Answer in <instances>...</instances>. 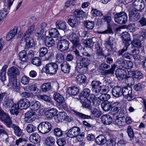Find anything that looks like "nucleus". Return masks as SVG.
Instances as JSON below:
<instances>
[{"mask_svg": "<svg viewBox=\"0 0 146 146\" xmlns=\"http://www.w3.org/2000/svg\"><path fill=\"white\" fill-rule=\"evenodd\" d=\"M17 27H16L11 30L7 35V40L9 41L12 39L17 34Z\"/></svg>", "mask_w": 146, "mask_h": 146, "instance_id": "35", "label": "nucleus"}, {"mask_svg": "<svg viewBox=\"0 0 146 146\" xmlns=\"http://www.w3.org/2000/svg\"><path fill=\"white\" fill-rule=\"evenodd\" d=\"M36 114L34 111L31 110L28 111L25 114V120H28L29 121L32 122L36 119Z\"/></svg>", "mask_w": 146, "mask_h": 146, "instance_id": "23", "label": "nucleus"}, {"mask_svg": "<svg viewBox=\"0 0 146 146\" xmlns=\"http://www.w3.org/2000/svg\"><path fill=\"white\" fill-rule=\"evenodd\" d=\"M36 127L32 124H29L27 126L26 130L28 133H31L35 131Z\"/></svg>", "mask_w": 146, "mask_h": 146, "instance_id": "62", "label": "nucleus"}, {"mask_svg": "<svg viewBox=\"0 0 146 146\" xmlns=\"http://www.w3.org/2000/svg\"><path fill=\"white\" fill-rule=\"evenodd\" d=\"M61 70L63 72L66 73L70 72V66L66 61L64 62L61 65Z\"/></svg>", "mask_w": 146, "mask_h": 146, "instance_id": "37", "label": "nucleus"}, {"mask_svg": "<svg viewBox=\"0 0 146 146\" xmlns=\"http://www.w3.org/2000/svg\"><path fill=\"white\" fill-rule=\"evenodd\" d=\"M132 76L135 78L140 79L143 77V74L141 72L137 70H135L131 71Z\"/></svg>", "mask_w": 146, "mask_h": 146, "instance_id": "42", "label": "nucleus"}, {"mask_svg": "<svg viewBox=\"0 0 146 146\" xmlns=\"http://www.w3.org/2000/svg\"><path fill=\"white\" fill-rule=\"evenodd\" d=\"M115 22L121 25L125 24L127 21L128 17L127 14L124 12L117 13L114 15Z\"/></svg>", "mask_w": 146, "mask_h": 146, "instance_id": "4", "label": "nucleus"}, {"mask_svg": "<svg viewBox=\"0 0 146 146\" xmlns=\"http://www.w3.org/2000/svg\"><path fill=\"white\" fill-rule=\"evenodd\" d=\"M111 110L110 113L114 116L117 114L121 108V105L118 102H111Z\"/></svg>", "mask_w": 146, "mask_h": 146, "instance_id": "9", "label": "nucleus"}, {"mask_svg": "<svg viewBox=\"0 0 146 146\" xmlns=\"http://www.w3.org/2000/svg\"><path fill=\"white\" fill-rule=\"evenodd\" d=\"M40 102L36 100H34L31 103V109L34 110H37L40 108Z\"/></svg>", "mask_w": 146, "mask_h": 146, "instance_id": "48", "label": "nucleus"}, {"mask_svg": "<svg viewBox=\"0 0 146 146\" xmlns=\"http://www.w3.org/2000/svg\"><path fill=\"white\" fill-rule=\"evenodd\" d=\"M55 41L52 38L49 36H46V43L48 47V49H50V47H52L54 44Z\"/></svg>", "mask_w": 146, "mask_h": 146, "instance_id": "49", "label": "nucleus"}, {"mask_svg": "<svg viewBox=\"0 0 146 146\" xmlns=\"http://www.w3.org/2000/svg\"><path fill=\"white\" fill-rule=\"evenodd\" d=\"M55 121L57 123H59L62 121V120H68V122H70L72 120V118H70L69 116H66V114L65 112H62L60 114H58L54 117Z\"/></svg>", "mask_w": 146, "mask_h": 146, "instance_id": "14", "label": "nucleus"}, {"mask_svg": "<svg viewBox=\"0 0 146 146\" xmlns=\"http://www.w3.org/2000/svg\"><path fill=\"white\" fill-rule=\"evenodd\" d=\"M8 75L11 79L17 78V75H19L20 72L18 69L16 67L13 66L10 68L7 72Z\"/></svg>", "mask_w": 146, "mask_h": 146, "instance_id": "18", "label": "nucleus"}, {"mask_svg": "<svg viewBox=\"0 0 146 146\" xmlns=\"http://www.w3.org/2000/svg\"><path fill=\"white\" fill-rule=\"evenodd\" d=\"M46 54H47V57H46V60H50L52 61V59H53L54 57V54L53 53L52 48L50 47V49H49V50L47 49L46 51Z\"/></svg>", "mask_w": 146, "mask_h": 146, "instance_id": "54", "label": "nucleus"}, {"mask_svg": "<svg viewBox=\"0 0 146 146\" xmlns=\"http://www.w3.org/2000/svg\"><path fill=\"white\" fill-rule=\"evenodd\" d=\"M139 38H134L132 41H131L132 44L136 47L139 48L141 46V40Z\"/></svg>", "mask_w": 146, "mask_h": 146, "instance_id": "56", "label": "nucleus"}, {"mask_svg": "<svg viewBox=\"0 0 146 146\" xmlns=\"http://www.w3.org/2000/svg\"><path fill=\"white\" fill-rule=\"evenodd\" d=\"M9 127L12 128L14 129V133L17 137H20L23 135V130L15 124L13 123Z\"/></svg>", "mask_w": 146, "mask_h": 146, "instance_id": "28", "label": "nucleus"}, {"mask_svg": "<svg viewBox=\"0 0 146 146\" xmlns=\"http://www.w3.org/2000/svg\"><path fill=\"white\" fill-rule=\"evenodd\" d=\"M79 90L78 87L74 86L69 88L67 92L70 95L75 96L78 94Z\"/></svg>", "mask_w": 146, "mask_h": 146, "instance_id": "33", "label": "nucleus"}, {"mask_svg": "<svg viewBox=\"0 0 146 146\" xmlns=\"http://www.w3.org/2000/svg\"><path fill=\"white\" fill-rule=\"evenodd\" d=\"M106 45L110 46L111 49L115 47L116 42L115 39L113 37H110L109 39L105 43Z\"/></svg>", "mask_w": 146, "mask_h": 146, "instance_id": "41", "label": "nucleus"}, {"mask_svg": "<svg viewBox=\"0 0 146 146\" xmlns=\"http://www.w3.org/2000/svg\"><path fill=\"white\" fill-rule=\"evenodd\" d=\"M19 109L18 104L17 103L15 104H13L12 106L10 111V112L12 114L17 115L19 113Z\"/></svg>", "mask_w": 146, "mask_h": 146, "instance_id": "44", "label": "nucleus"}, {"mask_svg": "<svg viewBox=\"0 0 146 146\" xmlns=\"http://www.w3.org/2000/svg\"><path fill=\"white\" fill-rule=\"evenodd\" d=\"M87 98L85 99L84 102L82 101V106L88 109H90L91 108V102L90 100Z\"/></svg>", "mask_w": 146, "mask_h": 146, "instance_id": "61", "label": "nucleus"}, {"mask_svg": "<svg viewBox=\"0 0 146 146\" xmlns=\"http://www.w3.org/2000/svg\"><path fill=\"white\" fill-rule=\"evenodd\" d=\"M115 74L118 80H122L125 79L127 76L126 71L124 69L119 68L115 71Z\"/></svg>", "mask_w": 146, "mask_h": 146, "instance_id": "17", "label": "nucleus"}, {"mask_svg": "<svg viewBox=\"0 0 146 146\" xmlns=\"http://www.w3.org/2000/svg\"><path fill=\"white\" fill-rule=\"evenodd\" d=\"M48 35L52 38H56L58 37L59 32L56 28H52L48 30Z\"/></svg>", "mask_w": 146, "mask_h": 146, "instance_id": "43", "label": "nucleus"}, {"mask_svg": "<svg viewBox=\"0 0 146 146\" xmlns=\"http://www.w3.org/2000/svg\"><path fill=\"white\" fill-rule=\"evenodd\" d=\"M80 129L78 127H74L70 129L67 132L68 136L71 138H74L80 133Z\"/></svg>", "mask_w": 146, "mask_h": 146, "instance_id": "16", "label": "nucleus"}, {"mask_svg": "<svg viewBox=\"0 0 146 146\" xmlns=\"http://www.w3.org/2000/svg\"><path fill=\"white\" fill-rule=\"evenodd\" d=\"M102 18L101 19V21L100 22V24H101L102 23V22H106L108 24H111L110 23L111 21V17L109 15H105L103 16Z\"/></svg>", "mask_w": 146, "mask_h": 146, "instance_id": "52", "label": "nucleus"}, {"mask_svg": "<svg viewBox=\"0 0 146 146\" xmlns=\"http://www.w3.org/2000/svg\"><path fill=\"white\" fill-rule=\"evenodd\" d=\"M90 91L89 89H84L80 95V99L81 100H84V98H88V97L90 96Z\"/></svg>", "mask_w": 146, "mask_h": 146, "instance_id": "38", "label": "nucleus"}, {"mask_svg": "<svg viewBox=\"0 0 146 146\" xmlns=\"http://www.w3.org/2000/svg\"><path fill=\"white\" fill-rule=\"evenodd\" d=\"M112 93L115 97H119L122 95V89L118 86L114 87L112 89Z\"/></svg>", "mask_w": 146, "mask_h": 146, "instance_id": "27", "label": "nucleus"}, {"mask_svg": "<svg viewBox=\"0 0 146 146\" xmlns=\"http://www.w3.org/2000/svg\"><path fill=\"white\" fill-rule=\"evenodd\" d=\"M56 25L57 28L64 31L65 33L68 31L66 26V23L64 21L58 20L56 22Z\"/></svg>", "mask_w": 146, "mask_h": 146, "instance_id": "26", "label": "nucleus"}, {"mask_svg": "<svg viewBox=\"0 0 146 146\" xmlns=\"http://www.w3.org/2000/svg\"><path fill=\"white\" fill-rule=\"evenodd\" d=\"M74 17L78 20H82L86 16L85 12L80 10H76L74 12Z\"/></svg>", "mask_w": 146, "mask_h": 146, "instance_id": "24", "label": "nucleus"}, {"mask_svg": "<svg viewBox=\"0 0 146 146\" xmlns=\"http://www.w3.org/2000/svg\"><path fill=\"white\" fill-rule=\"evenodd\" d=\"M68 39L73 43V46L75 47L77 46L79 44L80 40L79 37L76 34L74 33H72L70 34Z\"/></svg>", "mask_w": 146, "mask_h": 146, "instance_id": "20", "label": "nucleus"}, {"mask_svg": "<svg viewBox=\"0 0 146 146\" xmlns=\"http://www.w3.org/2000/svg\"><path fill=\"white\" fill-rule=\"evenodd\" d=\"M45 124L46 122H42L39 125L38 127L39 132L42 135L46 134Z\"/></svg>", "mask_w": 146, "mask_h": 146, "instance_id": "50", "label": "nucleus"}, {"mask_svg": "<svg viewBox=\"0 0 146 146\" xmlns=\"http://www.w3.org/2000/svg\"><path fill=\"white\" fill-rule=\"evenodd\" d=\"M110 98V95L107 94H102L99 97L98 99L101 101H108L107 100Z\"/></svg>", "mask_w": 146, "mask_h": 146, "instance_id": "59", "label": "nucleus"}, {"mask_svg": "<svg viewBox=\"0 0 146 146\" xmlns=\"http://www.w3.org/2000/svg\"><path fill=\"white\" fill-rule=\"evenodd\" d=\"M13 89L16 91H18L19 88V83L17 82V78L11 79Z\"/></svg>", "mask_w": 146, "mask_h": 146, "instance_id": "57", "label": "nucleus"}, {"mask_svg": "<svg viewBox=\"0 0 146 146\" xmlns=\"http://www.w3.org/2000/svg\"><path fill=\"white\" fill-rule=\"evenodd\" d=\"M117 65L120 68H123L127 69L131 68L133 66L132 62L130 60H124L122 58H118L116 61Z\"/></svg>", "mask_w": 146, "mask_h": 146, "instance_id": "6", "label": "nucleus"}, {"mask_svg": "<svg viewBox=\"0 0 146 146\" xmlns=\"http://www.w3.org/2000/svg\"><path fill=\"white\" fill-rule=\"evenodd\" d=\"M73 111L77 117L80 118L84 119H90L91 118L92 116V117L99 118L101 116L102 114V112L101 111L94 108H91L90 109V115L84 114L74 110H73Z\"/></svg>", "mask_w": 146, "mask_h": 146, "instance_id": "2", "label": "nucleus"}, {"mask_svg": "<svg viewBox=\"0 0 146 146\" xmlns=\"http://www.w3.org/2000/svg\"><path fill=\"white\" fill-rule=\"evenodd\" d=\"M124 47L122 49H120L117 52V56H119L122 54L127 50L128 48L131 44V41L129 34L127 32H124L121 35Z\"/></svg>", "mask_w": 146, "mask_h": 146, "instance_id": "3", "label": "nucleus"}, {"mask_svg": "<svg viewBox=\"0 0 146 146\" xmlns=\"http://www.w3.org/2000/svg\"><path fill=\"white\" fill-rule=\"evenodd\" d=\"M92 15L94 17H100L103 16V14L99 10L96 9L92 7V10L91 11Z\"/></svg>", "mask_w": 146, "mask_h": 146, "instance_id": "47", "label": "nucleus"}, {"mask_svg": "<svg viewBox=\"0 0 146 146\" xmlns=\"http://www.w3.org/2000/svg\"><path fill=\"white\" fill-rule=\"evenodd\" d=\"M0 120L3 122L9 127L13 124L11 118L9 114L5 112L0 118Z\"/></svg>", "mask_w": 146, "mask_h": 146, "instance_id": "12", "label": "nucleus"}, {"mask_svg": "<svg viewBox=\"0 0 146 146\" xmlns=\"http://www.w3.org/2000/svg\"><path fill=\"white\" fill-rule=\"evenodd\" d=\"M58 69V65L52 62L46 64V72L50 74H56Z\"/></svg>", "mask_w": 146, "mask_h": 146, "instance_id": "10", "label": "nucleus"}, {"mask_svg": "<svg viewBox=\"0 0 146 146\" xmlns=\"http://www.w3.org/2000/svg\"><path fill=\"white\" fill-rule=\"evenodd\" d=\"M140 17L139 13L135 11H131L129 12V19L131 21H136L138 20Z\"/></svg>", "mask_w": 146, "mask_h": 146, "instance_id": "22", "label": "nucleus"}, {"mask_svg": "<svg viewBox=\"0 0 146 146\" xmlns=\"http://www.w3.org/2000/svg\"><path fill=\"white\" fill-rule=\"evenodd\" d=\"M29 139L30 142L34 143H37L40 140V136L37 133H34L30 136Z\"/></svg>", "mask_w": 146, "mask_h": 146, "instance_id": "30", "label": "nucleus"}, {"mask_svg": "<svg viewBox=\"0 0 146 146\" xmlns=\"http://www.w3.org/2000/svg\"><path fill=\"white\" fill-rule=\"evenodd\" d=\"M19 59L23 62H25L27 59V53L26 51L23 50L20 52L19 54Z\"/></svg>", "mask_w": 146, "mask_h": 146, "instance_id": "53", "label": "nucleus"}, {"mask_svg": "<svg viewBox=\"0 0 146 146\" xmlns=\"http://www.w3.org/2000/svg\"><path fill=\"white\" fill-rule=\"evenodd\" d=\"M23 38L24 39V41L26 42V46L27 48H31L35 46V42L32 38L29 36L27 37V38H25L23 36L22 38L21 41L23 40Z\"/></svg>", "mask_w": 146, "mask_h": 146, "instance_id": "25", "label": "nucleus"}, {"mask_svg": "<svg viewBox=\"0 0 146 146\" xmlns=\"http://www.w3.org/2000/svg\"><path fill=\"white\" fill-rule=\"evenodd\" d=\"M69 42L65 39L60 40L58 43L57 48L61 52H64L67 50L69 48Z\"/></svg>", "mask_w": 146, "mask_h": 146, "instance_id": "11", "label": "nucleus"}, {"mask_svg": "<svg viewBox=\"0 0 146 146\" xmlns=\"http://www.w3.org/2000/svg\"><path fill=\"white\" fill-rule=\"evenodd\" d=\"M96 142L98 145H103L106 141V139L105 137L102 135L98 136L95 139Z\"/></svg>", "mask_w": 146, "mask_h": 146, "instance_id": "36", "label": "nucleus"}, {"mask_svg": "<svg viewBox=\"0 0 146 146\" xmlns=\"http://www.w3.org/2000/svg\"><path fill=\"white\" fill-rule=\"evenodd\" d=\"M133 7L137 11H140L145 7V3L143 0H133Z\"/></svg>", "mask_w": 146, "mask_h": 146, "instance_id": "13", "label": "nucleus"}, {"mask_svg": "<svg viewBox=\"0 0 146 146\" xmlns=\"http://www.w3.org/2000/svg\"><path fill=\"white\" fill-rule=\"evenodd\" d=\"M95 49L96 51V54L97 58L98 59H103L106 56L102 51L100 44L98 42H96L95 44Z\"/></svg>", "mask_w": 146, "mask_h": 146, "instance_id": "19", "label": "nucleus"}, {"mask_svg": "<svg viewBox=\"0 0 146 146\" xmlns=\"http://www.w3.org/2000/svg\"><path fill=\"white\" fill-rule=\"evenodd\" d=\"M35 27V25H32L30 26L28 29L26 31L24 35V37L27 38V37H29L32 35V33L34 30Z\"/></svg>", "mask_w": 146, "mask_h": 146, "instance_id": "51", "label": "nucleus"}, {"mask_svg": "<svg viewBox=\"0 0 146 146\" xmlns=\"http://www.w3.org/2000/svg\"><path fill=\"white\" fill-rule=\"evenodd\" d=\"M125 117H122L117 118L115 119V121L116 123L120 125H125Z\"/></svg>", "mask_w": 146, "mask_h": 146, "instance_id": "58", "label": "nucleus"}, {"mask_svg": "<svg viewBox=\"0 0 146 146\" xmlns=\"http://www.w3.org/2000/svg\"><path fill=\"white\" fill-rule=\"evenodd\" d=\"M41 29L40 33H36L35 35L38 38L37 39H41L43 40L45 44L46 43V31H44V29L46 27V23H42L41 25Z\"/></svg>", "mask_w": 146, "mask_h": 146, "instance_id": "15", "label": "nucleus"}, {"mask_svg": "<svg viewBox=\"0 0 146 146\" xmlns=\"http://www.w3.org/2000/svg\"><path fill=\"white\" fill-rule=\"evenodd\" d=\"M88 99L91 102L93 103V105L95 106H98L100 104L101 102L98 99V97L96 96L95 95L93 94H91L88 97Z\"/></svg>", "mask_w": 146, "mask_h": 146, "instance_id": "32", "label": "nucleus"}, {"mask_svg": "<svg viewBox=\"0 0 146 146\" xmlns=\"http://www.w3.org/2000/svg\"><path fill=\"white\" fill-rule=\"evenodd\" d=\"M76 56V70L79 72H82V70L83 68H86L90 64V59L94 58V56L92 53H88L87 56L89 57L88 59L87 58L81 56L79 52L76 49L74 51Z\"/></svg>", "mask_w": 146, "mask_h": 146, "instance_id": "1", "label": "nucleus"}, {"mask_svg": "<svg viewBox=\"0 0 146 146\" xmlns=\"http://www.w3.org/2000/svg\"><path fill=\"white\" fill-rule=\"evenodd\" d=\"M67 22L71 27L74 28H77L80 23L79 21L73 16H71Z\"/></svg>", "mask_w": 146, "mask_h": 146, "instance_id": "21", "label": "nucleus"}, {"mask_svg": "<svg viewBox=\"0 0 146 146\" xmlns=\"http://www.w3.org/2000/svg\"><path fill=\"white\" fill-rule=\"evenodd\" d=\"M100 69L102 71H105L104 73L105 75L109 74H113L114 73L115 68V66L113 64L111 66V68L109 70L106 69L110 68V66L105 63L101 64L100 66Z\"/></svg>", "mask_w": 146, "mask_h": 146, "instance_id": "8", "label": "nucleus"}, {"mask_svg": "<svg viewBox=\"0 0 146 146\" xmlns=\"http://www.w3.org/2000/svg\"><path fill=\"white\" fill-rule=\"evenodd\" d=\"M8 12L6 8H4L0 11V19L2 20L5 18L7 16Z\"/></svg>", "mask_w": 146, "mask_h": 146, "instance_id": "63", "label": "nucleus"}, {"mask_svg": "<svg viewBox=\"0 0 146 146\" xmlns=\"http://www.w3.org/2000/svg\"><path fill=\"white\" fill-rule=\"evenodd\" d=\"M102 122L104 124H110L112 121V118L109 114L103 115L101 117Z\"/></svg>", "mask_w": 146, "mask_h": 146, "instance_id": "29", "label": "nucleus"}, {"mask_svg": "<svg viewBox=\"0 0 146 146\" xmlns=\"http://www.w3.org/2000/svg\"><path fill=\"white\" fill-rule=\"evenodd\" d=\"M101 107L105 111H108L111 107V102L108 101L102 102L101 104Z\"/></svg>", "mask_w": 146, "mask_h": 146, "instance_id": "45", "label": "nucleus"}, {"mask_svg": "<svg viewBox=\"0 0 146 146\" xmlns=\"http://www.w3.org/2000/svg\"><path fill=\"white\" fill-rule=\"evenodd\" d=\"M53 96L54 99L58 103H62L64 102L63 96L57 92L55 93Z\"/></svg>", "mask_w": 146, "mask_h": 146, "instance_id": "40", "label": "nucleus"}, {"mask_svg": "<svg viewBox=\"0 0 146 146\" xmlns=\"http://www.w3.org/2000/svg\"><path fill=\"white\" fill-rule=\"evenodd\" d=\"M102 85V83L98 80H94L90 84L91 90L96 96L98 95V93L101 92Z\"/></svg>", "mask_w": 146, "mask_h": 146, "instance_id": "7", "label": "nucleus"}, {"mask_svg": "<svg viewBox=\"0 0 146 146\" xmlns=\"http://www.w3.org/2000/svg\"><path fill=\"white\" fill-rule=\"evenodd\" d=\"M112 24H109L107 25V29L105 30L100 32V33L102 34H113V31L112 29Z\"/></svg>", "mask_w": 146, "mask_h": 146, "instance_id": "55", "label": "nucleus"}, {"mask_svg": "<svg viewBox=\"0 0 146 146\" xmlns=\"http://www.w3.org/2000/svg\"><path fill=\"white\" fill-rule=\"evenodd\" d=\"M75 81L77 84H82L86 83V77L83 74H80L76 78Z\"/></svg>", "mask_w": 146, "mask_h": 146, "instance_id": "34", "label": "nucleus"}, {"mask_svg": "<svg viewBox=\"0 0 146 146\" xmlns=\"http://www.w3.org/2000/svg\"><path fill=\"white\" fill-rule=\"evenodd\" d=\"M84 24L85 27L88 30H92L94 26V22L88 20L84 21Z\"/></svg>", "mask_w": 146, "mask_h": 146, "instance_id": "46", "label": "nucleus"}, {"mask_svg": "<svg viewBox=\"0 0 146 146\" xmlns=\"http://www.w3.org/2000/svg\"><path fill=\"white\" fill-rule=\"evenodd\" d=\"M56 113V110L54 108H46V118L47 119H52Z\"/></svg>", "mask_w": 146, "mask_h": 146, "instance_id": "31", "label": "nucleus"}, {"mask_svg": "<svg viewBox=\"0 0 146 146\" xmlns=\"http://www.w3.org/2000/svg\"><path fill=\"white\" fill-rule=\"evenodd\" d=\"M13 99L7 97L5 98L2 102L3 105L8 108H10L13 104Z\"/></svg>", "mask_w": 146, "mask_h": 146, "instance_id": "39", "label": "nucleus"}, {"mask_svg": "<svg viewBox=\"0 0 146 146\" xmlns=\"http://www.w3.org/2000/svg\"><path fill=\"white\" fill-rule=\"evenodd\" d=\"M31 63L37 66H39L41 64V59L38 57H35L32 60Z\"/></svg>", "mask_w": 146, "mask_h": 146, "instance_id": "60", "label": "nucleus"}, {"mask_svg": "<svg viewBox=\"0 0 146 146\" xmlns=\"http://www.w3.org/2000/svg\"><path fill=\"white\" fill-rule=\"evenodd\" d=\"M122 95L128 101H131L135 98L134 95L132 93V89L130 86L123 87L122 89Z\"/></svg>", "mask_w": 146, "mask_h": 146, "instance_id": "5", "label": "nucleus"}, {"mask_svg": "<svg viewBox=\"0 0 146 146\" xmlns=\"http://www.w3.org/2000/svg\"><path fill=\"white\" fill-rule=\"evenodd\" d=\"M55 143V139L52 137H49L46 138V145L52 146Z\"/></svg>", "mask_w": 146, "mask_h": 146, "instance_id": "64", "label": "nucleus"}]
</instances>
